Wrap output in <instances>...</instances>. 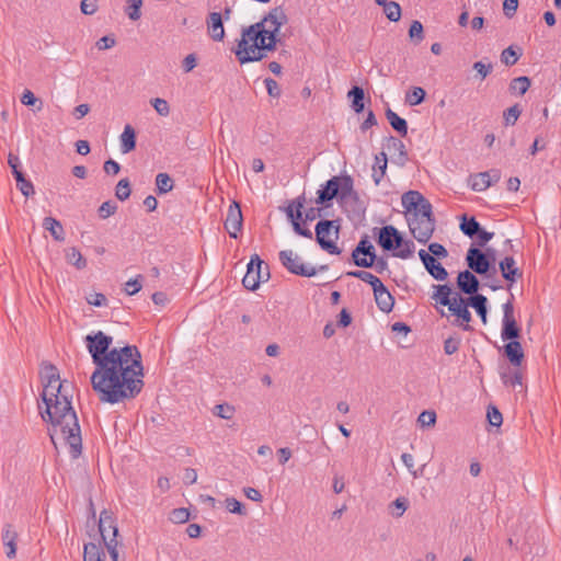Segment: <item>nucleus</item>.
Segmentation results:
<instances>
[{"instance_id": "obj_51", "label": "nucleus", "mask_w": 561, "mask_h": 561, "mask_svg": "<svg viewBox=\"0 0 561 561\" xmlns=\"http://www.w3.org/2000/svg\"><path fill=\"white\" fill-rule=\"evenodd\" d=\"M170 519L176 524L186 523L190 519V512L184 507L175 508L172 511Z\"/></svg>"}, {"instance_id": "obj_42", "label": "nucleus", "mask_w": 561, "mask_h": 561, "mask_svg": "<svg viewBox=\"0 0 561 561\" xmlns=\"http://www.w3.org/2000/svg\"><path fill=\"white\" fill-rule=\"evenodd\" d=\"M142 5V0H127L126 14L133 21H137L140 19V8Z\"/></svg>"}, {"instance_id": "obj_59", "label": "nucleus", "mask_w": 561, "mask_h": 561, "mask_svg": "<svg viewBox=\"0 0 561 561\" xmlns=\"http://www.w3.org/2000/svg\"><path fill=\"white\" fill-rule=\"evenodd\" d=\"M265 88L267 90V93L272 98H278L280 95V88L276 80L272 78H266L264 80Z\"/></svg>"}, {"instance_id": "obj_24", "label": "nucleus", "mask_w": 561, "mask_h": 561, "mask_svg": "<svg viewBox=\"0 0 561 561\" xmlns=\"http://www.w3.org/2000/svg\"><path fill=\"white\" fill-rule=\"evenodd\" d=\"M467 304H469V307L473 308L476 312L481 318L482 322H486V313H488V299L485 296L481 294H477L474 296L467 298Z\"/></svg>"}, {"instance_id": "obj_47", "label": "nucleus", "mask_w": 561, "mask_h": 561, "mask_svg": "<svg viewBox=\"0 0 561 561\" xmlns=\"http://www.w3.org/2000/svg\"><path fill=\"white\" fill-rule=\"evenodd\" d=\"M486 419L492 426H501L503 422L502 413L494 405H489L486 411Z\"/></svg>"}, {"instance_id": "obj_34", "label": "nucleus", "mask_w": 561, "mask_h": 561, "mask_svg": "<svg viewBox=\"0 0 561 561\" xmlns=\"http://www.w3.org/2000/svg\"><path fill=\"white\" fill-rule=\"evenodd\" d=\"M13 175L16 181L18 188L21 191V193L25 197H30V196L34 195V193H35L34 186L31 181H28L24 178V174L22 173V171H15V174H13Z\"/></svg>"}, {"instance_id": "obj_49", "label": "nucleus", "mask_w": 561, "mask_h": 561, "mask_svg": "<svg viewBox=\"0 0 561 561\" xmlns=\"http://www.w3.org/2000/svg\"><path fill=\"white\" fill-rule=\"evenodd\" d=\"M522 111L518 104H515L504 112L505 125H514L518 119Z\"/></svg>"}, {"instance_id": "obj_18", "label": "nucleus", "mask_w": 561, "mask_h": 561, "mask_svg": "<svg viewBox=\"0 0 561 561\" xmlns=\"http://www.w3.org/2000/svg\"><path fill=\"white\" fill-rule=\"evenodd\" d=\"M375 301L382 312L389 313L393 309L394 298L383 284L374 289Z\"/></svg>"}, {"instance_id": "obj_30", "label": "nucleus", "mask_w": 561, "mask_h": 561, "mask_svg": "<svg viewBox=\"0 0 561 561\" xmlns=\"http://www.w3.org/2000/svg\"><path fill=\"white\" fill-rule=\"evenodd\" d=\"M460 230L467 237L474 238L480 232L481 226L474 217L468 219L467 216L463 215L461 217Z\"/></svg>"}, {"instance_id": "obj_22", "label": "nucleus", "mask_w": 561, "mask_h": 561, "mask_svg": "<svg viewBox=\"0 0 561 561\" xmlns=\"http://www.w3.org/2000/svg\"><path fill=\"white\" fill-rule=\"evenodd\" d=\"M388 165V158L385 152L375 156V164L373 165V180L376 185H379L386 174Z\"/></svg>"}, {"instance_id": "obj_17", "label": "nucleus", "mask_w": 561, "mask_h": 561, "mask_svg": "<svg viewBox=\"0 0 561 561\" xmlns=\"http://www.w3.org/2000/svg\"><path fill=\"white\" fill-rule=\"evenodd\" d=\"M209 36L215 42H221L225 37L222 15L219 12H211L206 20Z\"/></svg>"}, {"instance_id": "obj_13", "label": "nucleus", "mask_w": 561, "mask_h": 561, "mask_svg": "<svg viewBox=\"0 0 561 561\" xmlns=\"http://www.w3.org/2000/svg\"><path fill=\"white\" fill-rule=\"evenodd\" d=\"M243 217L240 205L233 201L227 211V217L225 220V229L229 233V236L233 239L238 238V233L242 229Z\"/></svg>"}, {"instance_id": "obj_27", "label": "nucleus", "mask_w": 561, "mask_h": 561, "mask_svg": "<svg viewBox=\"0 0 561 561\" xmlns=\"http://www.w3.org/2000/svg\"><path fill=\"white\" fill-rule=\"evenodd\" d=\"M386 117L391 125V127L398 131L402 137L408 134V123L404 118L400 117L396 112L391 108L386 111Z\"/></svg>"}, {"instance_id": "obj_62", "label": "nucleus", "mask_w": 561, "mask_h": 561, "mask_svg": "<svg viewBox=\"0 0 561 561\" xmlns=\"http://www.w3.org/2000/svg\"><path fill=\"white\" fill-rule=\"evenodd\" d=\"M391 506H394L398 510V512H393L392 515L394 517H401L408 508V501L404 497H398L391 503Z\"/></svg>"}, {"instance_id": "obj_54", "label": "nucleus", "mask_w": 561, "mask_h": 561, "mask_svg": "<svg viewBox=\"0 0 561 561\" xmlns=\"http://www.w3.org/2000/svg\"><path fill=\"white\" fill-rule=\"evenodd\" d=\"M116 209H117V207L113 202H111V201L104 202L99 207V216L102 219H105V218L110 217L111 215H114Z\"/></svg>"}, {"instance_id": "obj_48", "label": "nucleus", "mask_w": 561, "mask_h": 561, "mask_svg": "<svg viewBox=\"0 0 561 561\" xmlns=\"http://www.w3.org/2000/svg\"><path fill=\"white\" fill-rule=\"evenodd\" d=\"M226 507L230 513H233V514H238V515L247 514L244 505L234 497L226 499Z\"/></svg>"}, {"instance_id": "obj_44", "label": "nucleus", "mask_w": 561, "mask_h": 561, "mask_svg": "<svg viewBox=\"0 0 561 561\" xmlns=\"http://www.w3.org/2000/svg\"><path fill=\"white\" fill-rule=\"evenodd\" d=\"M520 54H518L512 46L505 48L501 54V61L506 66H513L519 59Z\"/></svg>"}, {"instance_id": "obj_31", "label": "nucleus", "mask_w": 561, "mask_h": 561, "mask_svg": "<svg viewBox=\"0 0 561 561\" xmlns=\"http://www.w3.org/2000/svg\"><path fill=\"white\" fill-rule=\"evenodd\" d=\"M346 275L351 276V277L358 278V279L369 284L373 287V290L378 285L382 284V282L377 276H375L374 274H371L370 272H367V271H360V270L350 271L346 273Z\"/></svg>"}, {"instance_id": "obj_52", "label": "nucleus", "mask_w": 561, "mask_h": 561, "mask_svg": "<svg viewBox=\"0 0 561 561\" xmlns=\"http://www.w3.org/2000/svg\"><path fill=\"white\" fill-rule=\"evenodd\" d=\"M151 105L161 116H168L170 113V106L164 99L156 98L151 100Z\"/></svg>"}, {"instance_id": "obj_6", "label": "nucleus", "mask_w": 561, "mask_h": 561, "mask_svg": "<svg viewBox=\"0 0 561 561\" xmlns=\"http://www.w3.org/2000/svg\"><path fill=\"white\" fill-rule=\"evenodd\" d=\"M279 261L282 265L291 274L311 277L317 274V271H327L328 265H321L316 268L311 265L305 264L301 257L296 254L293 250H283L279 252Z\"/></svg>"}, {"instance_id": "obj_20", "label": "nucleus", "mask_w": 561, "mask_h": 561, "mask_svg": "<svg viewBox=\"0 0 561 561\" xmlns=\"http://www.w3.org/2000/svg\"><path fill=\"white\" fill-rule=\"evenodd\" d=\"M99 530L104 542L108 541L107 538L110 534H112V538L116 539L118 529L114 523L113 517L106 511H103L101 513Z\"/></svg>"}, {"instance_id": "obj_23", "label": "nucleus", "mask_w": 561, "mask_h": 561, "mask_svg": "<svg viewBox=\"0 0 561 561\" xmlns=\"http://www.w3.org/2000/svg\"><path fill=\"white\" fill-rule=\"evenodd\" d=\"M388 142H389V145H388L389 149H393L396 151L393 162H396L399 165H404L408 161V152H407L404 144L400 139H398L393 136H390L388 138Z\"/></svg>"}, {"instance_id": "obj_7", "label": "nucleus", "mask_w": 561, "mask_h": 561, "mask_svg": "<svg viewBox=\"0 0 561 561\" xmlns=\"http://www.w3.org/2000/svg\"><path fill=\"white\" fill-rule=\"evenodd\" d=\"M270 268L257 254H253L248 264L242 285L249 290H256L262 282L270 279Z\"/></svg>"}, {"instance_id": "obj_21", "label": "nucleus", "mask_w": 561, "mask_h": 561, "mask_svg": "<svg viewBox=\"0 0 561 561\" xmlns=\"http://www.w3.org/2000/svg\"><path fill=\"white\" fill-rule=\"evenodd\" d=\"M510 342L504 346V353L512 365L520 366L524 359L522 345L516 340H508Z\"/></svg>"}, {"instance_id": "obj_45", "label": "nucleus", "mask_w": 561, "mask_h": 561, "mask_svg": "<svg viewBox=\"0 0 561 561\" xmlns=\"http://www.w3.org/2000/svg\"><path fill=\"white\" fill-rule=\"evenodd\" d=\"M409 36L412 41H414L416 44L421 43L424 38V30L423 25L420 21H413L410 30H409Z\"/></svg>"}, {"instance_id": "obj_8", "label": "nucleus", "mask_w": 561, "mask_h": 561, "mask_svg": "<svg viewBox=\"0 0 561 561\" xmlns=\"http://www.w3.org/2000/svg\"><path fill=\"white\" fill-rule=\"evenodd\" d=\"M331 229H334L335 239L339 238L340 225L335 220H320L316 225V240L322 250L330 254H340L341 250L333 240H328Z\"/></svg>"}, {"instance_id": "obj_1", "label": "nucleus", "mask_w": 561, "mask_h": 561, "mask_svg": "<svg viewBox=\"0 0 561 561\" xmlns=\"http://www.w3.org/2000/svg\"><path fill=\"white\" fill-rule=\"evenodd\" d=\"M84 342L95 365L91 386L102 403H121L140 393L144 367L137 346L111 347L113 337L102 331L88 334Z\"/></svg>"}, {"instance_id": "obj_50", "label": "nucleus", "mask_w": 561, "mask_h": 561, "mask_svg": "<svg viewBox=\"0 0 561 561\" xmlns=\"http://www.w3.org/2000/svg\"><path fill=\"white\" fill-rule=\"evenodd\" d=\"M141 279H142V276L141 275H137L136 278L129 279L125 284V291H126V294L128 296H133V295H135V294H137L138 291L141 290V288H142Z\"/></svg>"}, {"instance_id": "obj_43", "label": "nucleus", "mask_w": 561, "mask_h": 561, "mask_svg": "<svg viewBox=\"0 0 561 561\" xmlns=\"http://www.w3.org/2000/svg\"><path fill=\"white\" fill-rule=\"evenodd\" d=\"M214 414L220 419L230 420L234 414V408L228 403L217 404L214 408Z\"/></svg>"}, {"instance_id": "obj_3", "label": "nucleus", "mask_w": 561, "mask_h": 561, "mask_svg": "<svg viewBox=\"0 0 561 561\" xmlns=\"http://www.w3.org/2000/svg\"><path fill=\"white\" fill-rule=\"evenodd\" d=\"M288 21L282 7L273 8L264 18L242 28L241 38L238 41L234 54L241 65L260 61L267 57L268 51H274L282 43L278 34Z\"/></svg>"}, {"instance_id": "obj_38", "label": "nucleus", "mask_w": 561, "mask_h": 561, "mask_svg": "<svg viewBox=\"0 0 561 561\" xmlns=\"http://www.w3.org/2000/svg\"><path fill=\"white\" fill-rule=\"evenodd\" d=\"M426 92L421 87H414L410 92L405 95V102L410 105H419L425 99Z\"/></svg>"}, {"instance_id": "obj_33", "label": "nucleus", "mask_w": 561, "mask_h": 561, "mask_svg": "<svg viewBox=\"0 0 561 561\" xmlns=\"http://www.w3.org/2000/svg\"><path fill=\"white\" fill-rule=\"evenodd\" d=\"M104 552L94 542L84 545L83 561H103Z\"/></svg>"}, {"instance_id": "obj_53", "label": "nucleus", "mask_w": 561, "mask_h": 561, "mask_svg": "<svg viewBox=\"0 0 561 561\" xmlns=\"http://www.w3.org/2000/svg\"><path fill=\"white\" fill-rule=\"evenodd\" d=\"M460 339L450 336L444 342V352L447 355H453L459 350Z\"/></svg>"}, {"instance_id": "obj_12", "label": "nucleus", "mask_w": 561, "mask_h": 561, "mask_svg": "<svg viewBox=\"0 0 561 561\" xmlns=\"http://www.w3.org/2000/svg\"><path fill=\"white\" fill-rule=\"evenodd\" d=\"M377 242L385 251H393L401 248L402 236L396 227L385 226L379 229Z\"/></svg>"}, {"instance_id": "obj_64", "label": "nucleus", "mask_w": 561, "mask_h": 561, "mask_svg": "<svg viewBox=\"0 0 561 561\" xmlns=\"http://www.w3.org/2000/svg\"><path fill=\"white\" fill-rule=\"evenodd\" d=\"M371 242L367 239V237L363 238L356 248L352 251V259H356L357 254H360V252L369 251V248H371Z\"/></svg>"}, {"instance_id": "obj_16", "label": "nucleus", "mask_w": 561, "mask_h": 561, "mask_svg": "<svg viewBox=\"0 0 561 561\" xmlns=\"http://www.w3.org/2000/svg\"><path fill=\"white\" fill-rule=\"evenodd\" d=\"M469 304H467V298L460 296L459 293L454 294V302L448 307L449 311L457 316L462 320L466 324L463 325L465 330H468L469 322L471 321V313L468 310Z\"/></svg>"}, {"instance_id": "obj_35", "label": "nucleus", "mask_w": 561, "mask_h": 561, "mask_svg": "<svg viewBox=\"0 0 561 561\" xmlns=\"http://www.w3.org/2000/svg\"><path fill=\"white\" fill-rule=\"evenodd\" d=\"M530 87V79L526 76L517 77L510 83V91L524 95Z\"/></svg>"}, {"instance_id": "obj_10", "label": "nucleus", "mask_w": 561, "mask_h": 561, "mask_svg": "<svg viewBox=\"0 0 561 561\" xmlns=\"http://www.w3.org/2000/svg\"><path fill=\"white\" fill-rule=\"evenodd\" d=\"M466 262L468 267L479 275H484L489 272L491 263L488 255L480 249L471 247L466 255Z\"/></svg>"}, {"instance_id": "obj_61", "label": "nucleus", "mask_w": 561, "mask_h": 561, "mask_svg": "<svg viewBox=\"0 0 561 561\" xmlns=\"http://www.w3.org/2000/svg\"><path fill=\"white\" fill-rule=\"evenodd\" d=\"M87 301L89 305L91 306H94V307H103V306H106L107 304V298L105 297V295L101 294V293H94V294H91L88 298H87Z\"/></svg>"}, {"instance_id": "obj_26", "label": "nucleus", "mask_w": 561, "mask_h": 561, "mask_svg": "<svg viewBox=\"0 0 561 561\" xmlns=\"http://www.w3.org/2000/svg\"><path fill=\"white\" fill-rule=\"evenodd\" d=\"M436 291L432 298L442 306L449 307L454 302V295L451 296V288L448 285H436L434 286Z\"/></svg>"}, {"instance_id": "obj_19", "label": "nucleus", "mask_w": 561, "mask_h": 561, "mask_svg": "<svg viewBox=\"0 0 561 561\" xmlns=\"http://www.w3.org/2000/svg\"><path fill=\"white\" fill-rule=\"evenodd\" d=\"M500 271L504 279L510 283H515L518 278L522 277V271L516 267V262L513 256L504 257L499 264Z\"/></svg>"}, {"instance_id": "obj_60", "label": "nucleus", "mask_w": 561, "mask_h": 561, "mask_svg": "<svg viewBox=\"0 0 561 561\" xmlns=\"http://www.w3.org/2000/svg\"><path fill=\"white\" fill-rule=\"evenodd\" d=\"M473 69L480 76V79L483 80L491 73L493 67L492 64L485 65L482 61H476L473 64Z\"/></svg>"}, {"instance_id": "obj_28", "label": "nucleus", "mask_w": 561, "mask_h": 561, "mask_svg": "<svg viewBox=\"0 0 561 561\" xmlns=\"http://www.w3.org/2000/svg\"><path fill=\"white\" fill-rule=\"evenodd\" d=\"M43 227L50 232L56 241L65 240V231L59 220L53 217H45L43 220Z\"/></svg>"}, {"instance_id": "obj_39", "label": "nucleus", "mask_w": 561, "mask_h": 561, "mask_svg": "<svg viewBox=\"0 0 561 561\" xmlns=\"http://www.w3.org/2000/svg\"><path fill=\"white\" fill-rule=\"evenodd\" d=\"M383 13L391 22H398L401 19L402 10L398 2L390 1L383 7Z\"/></svg>"}, {"instance_id": "obj_4", "label": "nucleus", "mask_w": 561, "mask_h": 561, "mask_svg": "<svg viewBox=\"0 0 561 561\" xmlns=\"http://www.w3.org/2000/svg\"><path fill=\"white\" fill-rule=\"evenodd\" d=\"M404 209L410 213L408 224L412 236L426 243L435 230L432 204L417 191H409L401 197Z\"/></svg>"}, {"instance_id": "obj_11", "label": "nucleus", "mask_w": 561, "mask_h": 561, "mask_svg": "<svg viewBox=\"0 0 561 561\" xmlns=\"http://www.w3.org/2000/svg\"><path fill=\"white\" fill-rule=\"evenodd\" d=\"M501 172L496 169L479 172L469 176V185L474 192H483L489 188L492 183L499 182Z\"/></svg>"}, {"instance_id": "obj_14", "label": "nucleus", "mask_w": 561, "mask_h": 561, "mask_svg": "<svg viewBox=\"0 0 561 561\" xmlns=\"http://www.w3.org/2000/svg\"><path fill=\"white\" fill-rule=\"evenodd\" d=\"M419 256L424 267L433 278L437 280H445L448 277L446 268L427 251L421 249L419 251Z\"/></svg>"}, {"instance_id": "obj_5", "label": "nucleus", "mask_w": 561, "mask_h": 561, "mask_svg": "<svg viewBox=\"0 0 561 561\" xmlns=\"http://www.w3.org/2000/svg\"><path fill=\"white\" fill-rule=\"evenodd\" d=\"M317 194L316 203L319 205H324L335 197L346 199L355 194L354 181L350 175L332 176Z\"/></svg>"}, {"instance_id": "obj_2", "label": "nucleus", "mask_w": 561, "mask_h": 561, "mask_svg": "<svg viewBox=\"0 0 561 561\" xmlns=\"http://www.w3.org/2000/svg\"><path fill=\"white\" fill-rule=\"evenodd\" d=\"M43 386L42 400L46 409L41 415L45 422L51 424L50 439L55 447L57 440H62L69 446L71 456L78 458L82 451V437L76 411L71 405V396L66 392L65 382L60 380L44 381Z\"/></svg>"}, {"instance_id": "obj_40", "label": "nucleus", "mask_w": 561, "mask_h": 561, "mask_svg": "<svg viewBox=\"0 0 561 561\" xmlns=\"http://www.w3.org/2000/svg\"><path fill=\"white\" fill-rule=\"evenodd\" d=\"M130 183L128 179H122L118 181L115 187V196L117 199L124 202L130 196Z\"/></svg>"}, {"instance_id": "obj_55", "label": "nucleus", "mask_w": 561, "mask_h": 561, "mask_svg": "<svg viewBox=\"0 0 561 561\" xmlns=\"http://www.w3.org/2000/svg\"><path fill=\"white\" fill-rule=\"evenodd\" d=\"M99 9L98 0H82L80 10L85 15L94 14Z\"/></svg>"}, {"instance_id": "obj_15", "label": "nucleus", "mask_w": 561, "mask_h": 561, "mask_svg": "<svg viewBox=\"0 0 561 561\" xmlns=\"http://www.w3.org/2000/svg\"><path fill=\"white\" fill-rule=\"evenodd\" d=\"M457 286L461 293L471 297L478 294L480 283L472 272L466 270L459 272L457 276Z\"/></svg>"}, {"instance_id": "obj_63", "label": "nucleus", "mask_w": 561, "mask_h": 561, "mask_svg": "<svg viewBox=\"0 0 561 561\" xmlns=\"http://www.w3.org/2000/svg\"><path fill=\"white\" fill-rule=\"evenodd\" d=\"M518 8V0H504L503 11L507 18H513Z\"/></svg>"}, {"instance_id": "obj_46", "label": "nucleus", "mask_w": 561, "mask_h": 561, "mask_svg": "<svg viewBox=\"0 0 561 561\" xmlns=\"http://www.w3.org/2000/svg\"><path fill=\"white\" fill-rule=\"evenodd\" d=\"M415 245L411 240H403L402 239V245L401 248H397V252L394 253L396 256L400 259H409L412 256L414 252Z\"/></svg>"}, {"instance_id": "obj_9", "label": "nucleus", "mask_w": 561, "mask_h": 561, "mask_svg": "<svg viewBox=\"0 0 561 561\" xmlns=\"http://www.w3.org/2000/svg\"><path fill=\"white\" fill-rule=\"evenodd\" d=\"M513 297L503 305V320L501 336L504 341L517 340L520 330L514 317Z\"/></svg>"}, {"instance_id": "obj_41", "label": "nucleus", "mask_w": 561, "mask_h": 561, "mask_svg": "<svg viewBox=\"0 0 561 561\" xmlns=\"http://www.w3.org/2000/svg\"><path fill=\"white\" fill-rule=\"evenodd\" d=\"M304 207V199L300 201L298 198L297 201L293 202L287 208H286V215L288 219L293 222L294 220L301 219L302 213L301 208Z\"/></svg>"}, {"instance_id": "obj_25", "label": "nucleus", "mask_w": 561, "mask_h": 561, "mask_svg": "<svg viewBox=\"0 0 561 561\" xmlns=\"http://www.w3.org/2000/svg\"><path fill=\"white\" fill-rule=\"evenodd\" d=\"M136 148V133L130 125H126L121 135V150L123 153H128Z\"/></svg>"}, {"instance_id": "obj_58", "label": "nucleus", "mask_w": 561, "mask_h": 561, "mask_svg": "<svg viewBox=\"0 0 561 561\" xmlns=\"http://www.w3.org/2000/svg\"><path fill=\"white\" fill-rule=\"evenodd\" d=\"M417 421L422 426L434 425L436 422V414L433 411H423L419 415Z\"/></svg>"}, {"instance_id": "obj_57", "label": "nucleus", "mask_w": 561, "mask_h": 561, "mask_svg": "<svg viewBox=\"0 0 561 561\" xmlns=\"http://www.w3.org/2000/svg\"><path fill=\"white\" fill-rule=\"evenodd\" d=\"M428 251H430V254L433 255L434 257H438V259H445L448 256V252L446 250V248L440 244V243H437V242H434V243H431L428 245Z\"/></svg>"}, {"instance_id": "obj_37", "label": "nucleus", "mask_w": 561, "mask_h": 561, "mask_svg": "<svg viewBox=\"0 0 561 561\" xmlns=\"http://www.w3.org/2000/svg\"><path fill=\"white\" fill-rule=\"evenodd\" d=\"M360 254H363V259L362 260L354 259L353 260L354 264L359 267H365V268L373 267V265L377 259V255L375 252V247L373 245L371 248H369V251L360 252Z\"/></svg>"}, {"instance_id": "obj_56", "label": "nucleus", "mask_w": 561, "mask_h": 561, "mask_svg": "<svg viewBox=\"0 0 561 561\" xmlns=\"http://www.w3.org/2000/svg\"><path fill=\"white\" fill-rule=\"evenodd\" d=\"M54 379L60 380L58 369L51 365H45L43 369V382L54 381Z\"/></svg>"}, {"instance_id": "obj_29", "label": "nucleus", "mask_w": 561, "mask_h": 561, "mask_svg": "<svg viewBox=\"0 0 561 561\" xmlns=\"http://www.w3.org/2000/svg\"><path fill=\"white\" fill-rule=\"evenodd\" d=\"M347 96L352 100V108L355 113H362L365 108V93L363 88L354 85L347 93Z\"/></svg>"}, {"instance_id": "obj_36", "label": "nucleus", "mask_w": 561, "mask_h": 561, "mask_svg": "<svg viewBox=\"0 0 561 561\" xmlns=\"http://www.w3.org/2000/svg\"><path fill=\"white\" fill-rule=\"evenodd\" d=\"M66 259L69 264H72L78 270H83L87 266V260L77 248H70L66 253Z\"/></svg>"}, {"instance_id": "obj_32", "label": "nucleus", "mask_w": 561, "mask_h": 561, "mask_svg": "<svg viewBox=\"0 0 561 561\" xmlns=\"http://www.w3.org/2000/svg\"><path fill=\"white\" fill-rule=\"evenodd\" d=\"M156 186L158 194H167L173 190L174 182L168 173H158L156 176Z\"/></svg>"}]
</instances>
